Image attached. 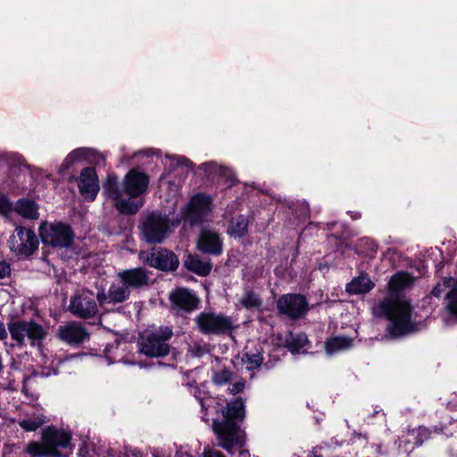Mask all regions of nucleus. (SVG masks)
<instances>
[{"instance_id": "9", "label": "nucleus", "mask_w": 457, "mask_h": 457, "mask_svg": "<svg viewBox=\"0 0 457 457\" xmlns=\"http://www.w3.org/2000/svg\"><path fill=\"white\" fill-rule=\"evenodd\" d=\"M38 246V240L32 229L18 227L10 237V248L18 255L29 256Z\"/></svg>"}, {"instance_id": "19", "label": "nucleus", "mask_w": 457, "mask_h": 457, "mask_svg": "<svg viewBox=\"0 0 457 457\" xmlns=\"http://www.w3.org/2000/svg\"><path fill=\"white\" fill-rule=\"evenodd\" d=\"M116 276L129 290L146 286L149 282L148 273L143 268L123 270Z\"/></svg>"}, {"instance_id": "12", "label": "nucleus", "mask_w": 457, "mask_h": 457, "mask_svg": "<svg viewBox=\"0 0 457 457\" xmlns=\"http://www.w3.org/2000/svg\"><path fill=\"white\" fill-rule=\"evenodd\" d=\"M277 308L280 314L290 319H299L308 311V304L304 296L295 294L282 295L277 302Z\"/></svg>"}, {"instance_id": "15", "label": "nucleus", "mask_w": 457, "mask_h": 457, "mask_svg": "<svg viewBox=\"0 0 457 457\" xmlns=\"http://www.w3.org/2000/svg\"><path fill=\"white\" fill-rule=\"evenodd\" d=\"M130 290L116 278L106 294L104 289L97 292L96 298L101 306L108 303H120L129 299Z\"/></svg>"}, {"instance_id": "11", "label": "nucleus", "mask_w": 457, "mask_h": 457, "mask_svg": "<svg viewBox=\"0 0 457 457\" xmlns=\"http://www.w3.org/2000/svg\"><path fill=\"white\" fill-rule=\"evenodd\" d=\"M139 259L144 263L162 270H174L179 266L177 256L166 249L142 251L139 253Z\"/></svg>"}, {"instance_id": "34", "label": "nucleus", "mask_w": 457, "mask_h": 457, "mask_svg": "<svg viewBox=\"0 0 457 457\" xmlns=\"http://www.w3.org/2000/svg\"><path fill=\"white\" fill-rule=\"evenodd\" d=\"M12 210V204L7 197L0 194V213L3 215L8 214Z\"/></svg>"}, {"instance_id": "27", "label": "nucleus", "mask_w": 457, "mask_h": 457, "mask_svg": "<svg viewBox=\"0 0 457 457\" xmlns=\"http://www.w3.org/2000/svg\"><path fill=\"white\" fill-rule=\"evenodd\" d=\"M352 345L353 339L347 337H335L326 342V352L328 354H333L349 349Z\"/></svg>"}, {"instance_id": "35", "label": "nucleus", "mask_w": 457, "mask_h": 457, "mask_svg": "<svg viewBox=\"0 0 457 457\" xmlns=\"http://www.w3.org/2000/svg\"><path fill=\"white\" fill-rule=\"evenodd\" d=\"M176 457H199L197 453H193L187 446L180 447L177 453Z\"/></svg>"}, {"instance_id": "16", "label": "nucleus", "mask_w": 457, "mask_h": 457, "mask_svg": "<svg viewBox=\"0 0 457 457\" xmlns=\"http://www.w3.org/2000/svg\"><path fill=\"white\" fill-rule=\"evenodd\" d=\"M197 249L208 254L220 255L223 249L220 234L211 229L202 230L197 239Z\"/></svg>"}, {"instance_id": "10", "label": "nucleus", "mask_w": 457, "mask_h": 457, "mask_svg": "<svg viewBox=\"0 0 457 457\" xmlns=\"http://www.w3.org/2000/svg\"><path fill=\"white\" fill-rule=\"evenodd\" d=\"M169 231L170 226L167 219L159 213L149 215L142 226V235L148 243H161Z\"/></svg>"}, {"instance_id": "37", "label": "nucleus", "mask_w": 457, "mask_h": 457, "mask_svg": "<svg viewBox=\"0 0 457 457\" xmlns=\"http://www.w3.org/2000/svg\"><path fill=\"white\" fill-rule=\"evenodd\" d=\"M245 388V382L244 381H237L231 385L228 390L231 395H236L240 392H242Z\"/></svg>"}, {"instance_id": "14", "label": "nucleus", "mask_w": 457, "mask_h": 457, "mask_svg": "<svg viewBox=\"0 0 457 457\" xmlns=\"http://www.w3.org/2000/svg\"><path fill=\"white\" fill-rule=\"evenodd\" d=\"M212 211V198L206 195H196L189 202L183 218L192 224L202 221Z\"/></svg>"}, {"instance_id": "13", "label": "nucleus", "mask_w": 457, "mask_h": 457, "mask_svg": "<svg viewBox=\"0 0 457 457\" xmlns=\"http://www.w3.org/2000/svg\"><path fill=\"white\" fill-rule=\"evenodd\" d=\"M71 312L82 319L94 317L97 313V304L94 299V294L88 290L73 296L70 303Z\"/></svg>"}, {"instance_id": "28", "label": "nucleus", "mask_w": 457, "mask_h": 457, "mask_svg": "<svg viewBox=\"0 0 457 457\" xmlns=\"http://www.w3.org/2000/svg\"><path fill=\"white\" fill-rule=\"evenodd\" d=\"M15 211L27 219L36 220L38 218L37 205L29 200H19L15 205Z\"/></svg>"}, {"instance_id": "40", "label": "nucleus", "mask_w": 457, "mask_h": 457, "mask_svg": "<svg viewBox=\"0 0 457 457\" xmlns=\"http://www.w3.org/2000/svg\"><path fill=\"white\" fill-rule=\"evenodd\" d=\"M7 337V332L4 328V325L2 321H0V340Z\"/></svg>"}, {"instance_id": "21", "label": "nucleus", "mask_w": 457, "mask_h": 457, "mask_svg": "<svg viewBox=\"0 0 457 457\" xmlns=\"http://www.w3.org/2000/svg\"><path fill=\"white\" fill-rule=\"evenodd\" d=\"M170 301L176 308L186 312H192L198 304L197 297L190 291L179 288L170 294Z\"/></svg>"}, {"instance_id": "6", "label": "nucleus", "mask_w": 457, "mask_h": 457, "mask_svg": "<svg viewBox=\"0 0 457 457\" xmlns=\"http://www.w3.org/2000/svg\"><path fill=\"white\" fill-rule=\"evenodd\" d=\"M9 331L12 340L19 345H23L26 339L30 345L40 347L46 336V329L34 321L18 320L9 324Z\"/></svg>"}, {"instance_id": "42", "label": "nucleus", "mask_w": 457, "mask_h": 457, "mask_svg": "<svg viewBox=\"0 0 457 457\" xmlns=\"http://www.w3.org/2000/svg\"><path fill=\"white\" fill-rule=\"evenodd\" d=\"M418 433L419 435H423V434H426L427 433V429L426 428H420L419 429L415 430H411V433L414 434V433Z\"/></svg>"}, {"instance_id": "1", "label": "nucleus", "mask_w": 457, "mask_h": 457, "mask_svg": "<svg viewBox=\"0 0 457 457\" xmlns=\"http://www.w3.org/2000/svg\"><path fill=\"white\" fill-rule=\"evenodd\" d=\"M222 420L215 419L212 430L216 436L217 445L232 453L239 450V457H250L247 450L243 449L245 444V431L236 424V420L245 416L244 402L237 398L220 410Z\"/></svg>"}, {"instance_id": "22", "label": "nucleus", "mask_w": 457, "mask_h": 457, "mask_svg": "<svg viewBox=\"0 0 457 457\" xmlns=\"http://www.w3.org/2000/svg\"><path fill=\"white\" fill-rule=\"evenodd\" d=\"M82 160H89L90 162L99 164L104 161V157L102 154L96 153L94 149L78 148L68 154L62 163V166L68 168L73 163Z\"/></svg>"}, {"instance_id": "17", "label": "nucleus", "mask_w": 457, "mask_h": 457, "mask_svg": "<svg viewBox=\"0 0 457 457\" xmlns=\"http://www.w3.org/2000/svg\"><path fill=\"white\" fill-rule=\"evenodd\" d=\"M447 309L457 316V279L453 278H444L442 282L436 284L431 294L436 297H440L442 293L446 291Z\"/></svg>"}, {"instance_id": "26", "label": "nucleus", "mask_w": 457, "mask_h": 457, "mask_svg": "<svg viewBox=\"0 0 457 457\" xmlns=\"http://www.w3.org/2000/svg\"><path fill=\"white\" fill-rule=\"evenodd\" d=\"M185 266L195 273L206 276L212 270V264L208 261H202L196 255H188L185 261Z\"/></svg>"}, {"instance_id": "20", "label": "nucleus", "mask_w": 457, "mask_h": 457, "mask_svg": "<svg viewBox=\"0 0 457 457\" xmlns=\"http://www.w3.org/2000/svg\"><path fill=\"white\" fill-rule=\"evenodd\" d=\"M58 335L62 341L70 345L80 344L88 338V333L85 328L76 323L60 327Z\"/></svg>"}, {"instance_id": "23", "label": "nucleus", "mask_w": 457, "mask_h": 457, "mask_svg": "<svg viewBox=\"0 0 457 457\" xmlns=\"http://www.w3.org/2000/svg\"><path fill=\"white\" fill-rule=\"evenodd\" d=\"M374 287V283L371 281L367 274L352 279L346 286V291L350 294L360 295L370 292Z\"/></svg>"}, {"instance_id": "7", "label": "nucleus", "mask_w": 457, "mask_h": 457, "mask_svg": "<svg viewBox=\"0 0 457 457\" xmlns=\"http://www.w3.org/2000/svg\"><path fill=\"white\" fill-rule=\"evenodd\" d=\"M39 234L43 244L53 247H67L73 241V232L71 228L61 222L41 224Z\"/></svg>"}, {"instance_id": "3", "label": "nucleus", "mask_w": 457, "mask_h": 457, "mask_svg": "<svg viewBox=\"0 0 457 457\" xmlns=\"http://www.w3.org/2000/svg\"><path fill=\"white\" fill-rule=\"evenodd\" d=\"M378 310L390 321L387 331L392 337H401L417 329L411 318V307L405 299L390 295L381 302Z\"/></svg>"}, {"instance_id": "29", "label": "nucleus", "mask_w": 457, "mask_h": 457, "mask_svg": "<svg viewBox=\"0 0 457 457\" xmlns=\"http://www.w3.org/2000/svg\"><path fill=\"white\" fill-rule=\"evenodd\" d=\"M46 422L43 416L29 417L21 420L19 424L26 431H35Z\"/></svg>"}, {"instance_id": "41", "label": "nucleus", "mask_w": 457, "mask_h": 457, "mask_svg": "<svg viewBox=\"0 0 457 457\" xmlns=\"http://www.w3.org/2000/svg\"><path fill=\"white\" fill-rule=\"evenodd\" d=\"M176 159L178 162L181 165H187V163L189 162V161L187 158L182 156H178Z\"/></svg>"}, {"instance_id": "18", "label": "nucleus", "mask_w": 457, "mask_h": 457, "mask_svg": "<svg viewBox=\"0 0 457 457\" xmlns=\"http://www.w3.org/2000/svg\"><path fill=\"white\" fill-rule=\"evenodd\" d=\"M79 188L81 195L90 201L96 199L98 191L99 184L96 172L92 168L84 169L79 176Z\"/></svg>"}, {"instance_id": "4", "label": "nucleus", "mask_w": 457, "mask_h": 457, "mask_svg": "<svg viewBox=\"0 0 457 457\" xmlns=\"http://www.w3.org/2000/svg\"><path fill=\"white\" fill-rule=\"evenodd\" d=\"M70 445L69 433L49 427L43 431L42 443L30 442L26 452L32 457H66L71 453Z\"/></svg>"}, {"instance_id": "25", "label": "nucleus", "mask_w": 457, "mask_h": 457, "mask_svg": "<svg viewBox=\"0 0 457 457\" xmlns=\"http://www.w3.org/2000/svg\"><path fill=\"white\" fill-rule=\"evenodd\" d=\"M414 282V278L408 272H397L390 278L388 288L391 292H397L410 287Z\"/></svg>"}, {"instance_id": "33", "label": "nucleus", "mask_w": 457, "mask_h": 457, "mask_svg": "<svg viewBox=\"0 0 457 457\" xmlns=\"http://www.w3.org/2000/svg\"><path fill=\"white\" fill-rule=\"evenodd\" d=\"M307 337L304 335H298L293 339V342L289 344V349L292 352H296L299 348L303 347L307 344Z\"/></svg>"}, {"instance_id": "30", "label": "nucleus", "mask_w": 457, "mask_h": 457, "mask_svg": "<svg viewBox=\"0 0 457 457\" xmlns=\"http://www.w3.org/2000/svg\"><path fill=\"white\" fill-rule=\"evenodd\" d=\"M243 361L247 370H254L262 365L263 358L260 353H245Z\"/></svg>"}, {"instance_id": "31", "label": "nucleus", "mask_w": 457, "mask_h": 457, "mask_svg": "<svg viewBox=\"0 0 457 457\" xmlns=\"http://www.w3.org/2000/svg\"><path fill=\"white\" fill-rule=\"evenodd\" d=\"M241 303L245 308H255L260 306L261 299L255 293L247 291L243 295Z\"/></svg>"}, {"instance_id": "8", "label": "nucleus", "mask_w": 457, "mask_h": 457, "mask_svg": "<svg viewBox=\"0 0 457 457\" xmlns=\"http://www.w3.org/2000/svg\"><path fill=\"white\" fill-rule=\"evenodd\" d=\"M198 329L204 335H218L233 328L231 318L213 312H201L195 318Z\"/></svg>"}, {"instance_id": "38", "label": "nucleus", "mask_w": 457, "mask_h": 457, "mask_svg": "<svg viewBox=\"0 0 457 457\" xmlns=\"http://www.w3.org/2000/svg\"><path fill=\"white\" fill-rule=\"evenodd\" d=\"M10 273V265L6 262H0V278L8 277Z\"/></svg>"}, {"instance_id": "43", "label": "nucleus", "mask_w": 457, "mask_h": 457, "mask_svg": "<svg viewBox=\"0 0 457 457\" xmlns=\"http://www.w3.org/2000/svg\"><path fill=\"white\" fill-rule=\"evenodd\" d=\"M317 452H318V449H317V448H315V449L313 450L314 454H317ZM315 457H319V456H318V455H315ZM320 457H322V456H321V455H320Z\"/></svg>"}, {"instance_id": "24", "label": "nucleus", "mask_w": 457, "mask_h": 457, "mask_svg": "<svg viewBox=\"0 0 457 457\" xmlns=\"http://www.w3.org/2000/svg\"><path fill=\"white\" fill-rule=\"evenodd\" d=\"M249 220L243 215H237L228 222L227 233L234 238H241L248 231Z\"/></svg>"}, {"instance_id": "39", "label": "nucleus", "mask_w": 457, "mask_h": 457, "mask_svg": "<svg viewBox=\"0 0 457 457\" xmlns=\"http://www.w3.org/2000/svg\"><path fill=\"white\" fill-rule=\"evenodd\" d=\"M216 166L217 165L214 162H206V163H203L200 168L207 172L210 170L216 168Z\"/></svg>"}, {"instance_id": "5", "label": "nucleus", "mask_w": 457, "mask_h": 457, "mask_svg": "<svg viewBox=\"0 0 457 457\" xmlns=\"http://www.w3.org/2000/svg\"><path fill=\"white\" fill-rule=\"evenodd\" d=\"M169 327L152 328L144 330L139 338V352L148 357H162L170 353L168 341L172 336Z\"/></svg>"}, {"instance_id": "32", "label": "nucleus", "mask_w": 457, "mask_h": 457, "mask_svg": "<svg viewBox=\"0 0 457 457\" xmlns=\"http://www.w3.org/2000/svg\"><path fill=\"white\" fill-rule=\"evenodd\" d=\"M212 379L215 384L223 385L231 379V373L227 370H221L214 373Z\"/></svg>"}, {"instance_id": "36", "label": "nucleus", "mask_w": 457, "mask_h": 457, "mask_svg": "<svg viewBox=\"0 0 457 457\" xmlns=\"http://www.w3.org/2000/svg\"><path fill=\"white\" fill-rule=\"evenodd\" d=\"M203 457H226V456L217 449L206 447L204 450Z\"/></svg>"}, {"instance_id": "2", "label": "nucleus", "mask_w": 457, "mask_h": 457, "mask_svg": "<svg viewBox=\"0 0 457 457\" xmlns=\"http://www.w3.org/2000/svg\"><path fill=\"white\" fill-rule=\"evenodd\" d=\"M148 182V177L144 172L131 170L125 176L123 181L124 191L129 195V199L122 198V191L114 176H108L104 184V194L114 202V206L120 212L135 213L143 204L137 197L145 192Z\"/></svg>"}]
</instances>
